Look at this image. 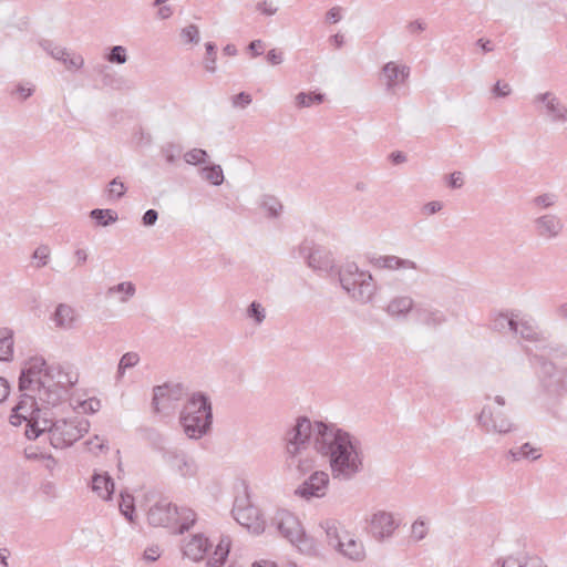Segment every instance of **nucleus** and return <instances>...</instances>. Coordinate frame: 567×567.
Masks as SVG:
<instances>
[{"label": "nucleus", "instance_id": "obj_1", "mask_svg": "<svg viewBox=\"0 0 567 567\" xmlns=\"http://www.w3.org/2000/svg\"><path fill=\"white\" fill-rule=\"evenodd\" d=\"M285 441L289 464L300 475L315 470L319 456L327 458L334 481L349 482L363 470L360 441L336 424L301 416L287 431Z\"/></svg>", "mask_w": 567, "mask_h": 567}, {"label": "nucleus", "instance_id": "obj_2", "mask_svg": "<svg viewBox=\"0 0 567 567\" xmlns=\"http://www.w3.org/2000/svg\"><path fill=\"white\" fill-rule=\"evenodd\" d=\"M18 390L20 400L12 409L10 423L14 426L25 424L44 410L59 404V390L54 383V370L44 358L35 355L22 364Z\"/></svg>", "mask_w": 567, "mask_h": 567}, {"label": "nucleus", "instance_id": "obj_3", "mask_svg": "<svg viewBox=\"0 0 567 567\" xmlns=\"http://www.w3.org/2000/svg\"><path fill=\"white\" fill-rule=\"evenodd\" d=\"M90 430V422L83 416H72L52 421L45 416V412L35 416L25 424V435L30 440L48 433L51 445L54 449H65L73 445Z\"/></svg>", "mask_w": 567, "mask_h": 567}, {"label": "nucleus", "instance_id": "obj_4", "mask_svg": "<svg viewBox=\"0 0 567 567\" xmlns=\"http://www.w3.org/2000/svg\"><path fill=\"white\" fill-rule=\"evenodd\" d=\"M338 279L344 293L354 302L368 305L379 291L373 275L354 261H347L338 269Z\"/></svg>", "mask_w": 567, "mask_h": 567}, {"label": "nucleus", "instance_id": "obj_5", "mask_svg": "<svg viewBox=\"0 0 567 567\" xmlns=\"http://www.w3.org/2000/svg\"><path fill=\"white\" fill-rule=\"evenodd\" d=\"M212 420L213 413L208 396L203 393H194L181 413L184 433L190 440H199L209 431Z\"/></svg>", "mask_w": 567, "mask_h": 567}, {"label": "nucleus", "instance_id": "obj_6", "mask_svg": "<svg viewBox=\"0 0 567 567\" xmlns=\"http://www.w3.org/2000/svg\"><path fill=\"white\" fill-rule=\"evenodd\" d=\"M272 524L279 533L289 540L298 550L306 555H317L318 544L306 535L298 517L287 509H278L272 518Z\"/></svg>", "mask_w": 567, "mask_h": 567}, {"label": "nucleus", "instance_id": "obj_7", "mask_svg": "<svg viewBox=\"0 0 567 567\" xmlns=\"http://www.w3.org/2000/svg\"><path fill=\"white\" fill-rule=\"evenodd\" d=\"M411 68L405 62L392 60L384 63L379 73V81L386 94L396 95L408 86Z\"/></svg>", "mask_w": 567, "mask_h": 567}, {"label": "nucleus", "instance_id": "obj_8", "mask_svg": "<svg viewBox=\"0 0 567 567\" xmlns=\"http://www.w3.org/2000/svg\"><path fill=\"white\" fill-rule=\"evenodd\" d=\"M486 403L483 405L481 412L476 416V421L478 426L485 433L493 434H508L514 431L515 425L511 421V419L503 413V411L497 410L489 402L491 396H486Z\"/></svg>", "mask_w": 567, "mask_h": 567}, {"label": "nucleus", "instance_id": "obj_9", "mask_svg": "<svg viewBox=\"0 0 567 567\" xmlns=\"http://www.w3.org/2000/svg\"><path fill=\"white\" fill-rule=\"evenodd\" d=\"M163 460L169 470L183 480H195L199 474V465L194 456L181 449L163 452Z\"/></svg>", "mask_w": 567, "mask_h": 567}, {"label": "nucleus", "instance_id": "obj_10", "mask_svg": "<svg viewBox=\"0 0 567 567\" xmlns=\"http://www.w3.org/2000/svg\"><path fill=\"white\" fill-rule=\"evenodd\" d=\"M186 392L181 383H164L153 389V406L157 413L169 414Z\"/></svg>", "mask_w": 567, "mask_h": 567}, {"label": "nucleus", "instance_id": "obj_11", "mask_svg": "<svg viewBox=\"0 0 567 567\" xmlns=\"http://www.w3.org/2000/svg\"><path fill=\"white\" fill-rule=\"evenodd\" d=\"M533 102L550 123L567 124V105L554 92L538 93Z\"/></svg>", "mask_w": 567, "mask_h": 567}, {"label": "nucleus", "instance_id": "obj_12", "mask_svg": "<svg viewBox=\"0 0 567 567\" xmlns=\"http://www.w3.org/2000/svg\"><path fill=\"white\" fill-rule=\"evenodd\" d=\"M234 518L250 533L259 535L265 530V520L258 507L247 498H237L233 508Z\"/></svg>", "mask_w": 567, "mask_h": 567}, {"label": "nucleus", "instance_id": "obj_13", "mask_svg": "<svg viewBox=\"0 0 567 567\" xmlns=\"http://www.w3.org/2000/svg\"><path fill=\"white\" fill-rule=\"evenodd\" d=\"M298 250L300 257H302L307 261V265L313 270L329 272L334 267L332 254L311 240L302 241Z\"/></svg>", "mask_w": 567, "mask_h": 567}, {"label": "nucleus", "instance_id": "obj_14", "mask_svg": "<svg viewBox=\"0 0 567 567\" xmlns=\"http://www.w3.org/2000/svg\"><path fill=\"white\" fill-rule=\"evenodd\" d=\"M329 483L327 472L312 470L310 476L295 489V495L306 501L322 498L328 492Z\"/></svg>", "mask_w": 567, "mask_h": 567}, {"label": "nucleus", "instance_id": "obj_15", "mask_svg": "<svg viewBox=\"0 0 567 567\" xmlns=\"http://www.w3.org/2000/svg\"><path fill=\"white\" fill-rule=\"evenodd\" d=\"M400 522L394 514L386 511H377L369 518V532L377 540H384L393 536Z\"/></svg>", "mask_w": 567, "mask_h": 567}, {"label": "nucleus", "instance_id": "obj_16", "mask_svg": "<svg viewBox=\"0 0 567 567\" xmlns=\"http://www.w3.org/2000/svg\"><path fill=\"white\" fill-rule=\"evenodd\" d=\"M147 519L153 526L173 529L178 524V507L161 501L150 508Z\"/></svg>", "mask_w": 567, "mask_h": 567}, {"label": "nucleus", "instance_id": "obj_17", "mask_svg": "<svg viewBox=\"0 0 567 567\" xmlns=\"http://www.w3.org/2000/svg\"><path fill=\"white\" fill-rule=\"evenodd\" d=\"M370 265L379 270H388L391 272H408V271H419L420 267L416 261L402 258L396 255H380L370 258Z\"/></svg>", "mask_w": 567, "mask_h": 567}, {"label": "nucleus", "instance_id": "obj_18", "mask_svg": "<svg viewBox=\"0 0 567 567\" xmlns=\"http://www.w3.org/2000/svg\"><path fill=\"white\" fill-rule=\"evenodd\" d=\"M514 323L513 334L519 337L523 341L540 344L547 340L545 332L539 329L532 317L517 313Z\"/></svg>", "mask_w": 567, "mask_h": 567}, {"label": "nucleus", "instance_id": "obj_19", "mask_svg": "<svg viewBox=\"0 0 567 567\" xmlns=\"http://www.w3.org/2000/svg\"><path fill=\"white\" fill-rule=\"evenodd\" d=\"M564 221L556 214H544L534 219L535 234L544 240L558 238L564 231Z\"/></svg>", "mask_w": 567, "mask_h": 567}, {"label": "nucleus", "instance_id": "obj_20", "mask_svg": "<svg viewBox=\"0 0 567 567\" xmlns=\"http://www.w3.org/2000/svg\"><path fill=\"white\" fill-rule=\"evenodd\" d=\"M414 309L415 300L410 295H396L386 302L384 312L393 320L403 321Z\"/></svg>", "mask_w": 567, "mask_h": 567}, {"label": "nucleus", "instance_id": "obj_21", "mask_svg": "<svg viewBox=\"0 0 567 567\" xmlns=\"http://www.w3.org/2000/svg\"><path fill=\"white\" fill-rule=\"evenodd\" d=\"M210 547L212 544L204 534H195L184 542L183 554L193 561H200Z\"/></svg>", "mask_w": 567, "mask_h": 567}, {"label": "nucleus", "instance_id": "obj_22", "mask_svg": "<svg viewBox=\"0 0 567 567\" xmlns=\"http://www.w3.org/2000/svg\"><path fill=\"white\" fill-rule=\"evenodd\" d=\"M92 492L103 502H110L115 491V483L107 472L95 471L91 477Z\"/></svg>", "mask_w": 567, "mask_h": 567}, {"label": "nucleus", "instance_id": "obj_23", "mask_svg": "<svg viewBox=\"0 0 567 567\" xmlns=\"http://www.w3.org/2000/svg\"><path fill=\"white\" fill-rule=\"evenodd\" d=\"M51 320L58 329L72 330L79 321V313L73 306L59 303L52 313Z\"/></svg>", "mask_w": 567, "mask_h": 567}, {"label": "nucleus", "instance_id": "obj_24", "mask_svg": "<svg viewBox=\"0 0 567 567\" xmlns=\"http://www.w3.org/2000/svg\"><path fill=\"white\" fill-rule=\"evenodd\" d=\"M415 321L429 329L435 330L446 322V316L436 308L417 307L415 309Z\"/></svg>", "mask_w": 567, "mask_h": 567}, {"label": "nucleus", "instance_id": "obj_25", "mask_svg": "<svg viewBox=\"0 0 567 567\" xmlns=\"http://www.w3.org/2000/svg\"><path fill=\"white\" fill-rule=\"evenodd\" d=\"M51 368L54 370V383L59 390L60 404L66 391L78 383L79 374L76 371L61 365H51Z\"/></svg>", "mask_w": 567, "mask_h": 567}, {"label": "nucleus", "instance_id": "obj_26", "mask_svg": "<svg viewBox=\"0 0 567 567\" xmlns=\"http://www.w3.org/2000/svg\"><path fill=\"white\" fill-rule=\"evenodd\" d=\"M336 549L344 557L360 561L365 557L363 543L346 533Z\"/></svg>", "mask_w": 567, "mask_h": 567}, {"label": "nucleus", "instance_id": "obj_27", "mask_svg": "<svg viewBox=\"0 0 567 567\" xmlns=\"http://www.w3.org/2000/svg\"><path fill=\"white\" fill-rule=\"evenodd\" d=\"M136 295V286L132 281H122L107 288V297H116L120 303H127Z\"/></svg>", "mask_w": 567, "mask_h": 567}, {"label": "nucleus", "instance_id": "obj_28", "mask_svg": "<svg viewBox=\"0 0 567 567\" xmlns=\"http://www.w3.org/2000/svg\"><path fill=\"white\" fill-rule=\"evenodd\" d=\"M341 524L336 518H323L319 523V528L324 533L327 542L333 548L340 543L343 536L340 535Z\"/></svg>", "mask_w": 567, "mask_h": 567}, {"label": "nucleus", "instance_id": "obj_29", "mask_svg": "<svg viewBox=\"0 0 567 567\" xmlns=\"http://www.w3.org/2000/svg\"><path fill=\"white\" fill-rule=\"evenodd\" d=\"M230 550V539L223 536L217 544L213 555L207 560V567H221L228 557Z\"/></svg>", "mask_w": 567, "mask_h": 567}, {"label": "nucleus", "instance_id": "obj_30", "mask_svg": "<svg viewBox=\"0 0 567 567\" xmlns=\"http://www.w3.org/2000/svg\"><path fill=\"white\" fill-rule=\"evenodd\" d=\"M516 312H499L496 313L492 319V328L498 332L511 331L513 333Z\"/></svg>", "mask_w": 567, "mask_h": 567}, {"label": "nucleus", "instance_id": "obj_31", "mask_svg": "<svg viewBox=\"0 0 567 567\" xmlns=\"http://www.w3.org/2000/svg\"><path fill=\"white\" fill-rule=\"evenodd\" d=\"M13 357V333L8 328L0 329V361H10Z\"/></svg>", "mask_w": 567, "mask_h": 567}, {"label": "nucleus", "instance_id": "obj_32", "mask_svg": "<svg viewBox=\"0 0 567 567\" xmlns=\"http://www.w3.org/2000/svg\"><path fill=\"white\" fill-rule=\"evenodd\" d=\"M509 455L512 456V458L514 461H519V460L535 461L542 456L539 449L534 447L530 443H524L522 446H519L517 449H512L509 451Z\"/></svg>", "mask_w": 567, "mask_h": 567}, {"label": "nucleus", "instance_id": "obj_33", "mask_svg": "<svg viewBox=\"0 0 567 567\" xmlns=\"http://www.w3.org/2000/svg\"><path fill=\"white\" fill-rule=\"evenodd\" d=\"M324 101V95L315 92H300L295 96V106L297 109L310 107L319 105Z\"/></svg>", "mask_w": 567, "mask_h": 567}, {"label": "nucleus", "instance_id": "obj_34", "mask_svg": "<svg viewBox=\"0 0 567 567\" xmlns=\"http://www.w3.org/2000/svg\"><path fill=\"white\" fill-rule=\"evenodd\" d=\"M199 175L214 186H219L224 182V172L220 165L205 166L200 168Z\"/></svg>", "mask_w": 567, "mask_h": 567}, {"label": "nucleus", "instance_id": "obj_35", "mask_svg": "<svg viewBox=\"0 0 567 567\" xmlns=\"http://www.w3.org/2000/svg\"><path fill=\"white\" fill-rule=\"evenodd\" d=\"M90 217L95 220L99 226L106 227L114 224L117 219V213L113 209L95 208L91 210Z\"/></svg>", "mask_w": 567, "mask_h": 567}, {"label": "nucleus", "instance_id": "obj_36", "mask_svg": "<svg viewBox=\"0 0 567 567\" xmlns=\"http://www.w3.org/2000/svg\"><path fill=\"white\" fill-rule=\"evenodd\" d=\"M196 520V514L190 508H178V524L173 528L178 533L189 529Z\"/></svg>", "mask_w": 567, "mask_h": 567}, {"label": "nucleus", "instance_id": "obj_37", "mask_svg": "<svg viewBox=\"0 0 567 567\" xmlns=\"http://www.w3.org/2000/svg\"><path fill=\"white\" fill-rule=\"evenodd\" d=\"M558 202V195L555 193H543L535 196L530 204L534 209L543 210L555 206Z\"/></svg>", "mask_w": 567, "mask_h": 567}, {"label": "nucleus", "instance_id": "obj_38", "mask_svg": "<svg viewBox=\"0 0 567 567\" xmlns=\"http://www.w3.org/2000/svg\"><path fill=\"white\" fill-rule=\"evenodd\" d=\"M246 318L260 326L266 319L265 307L258 301H252L246 309Z\"/></svg>", "mask_w": 567, "mask_h": 567}, {"label": "nucleus", "instance_id": "obj_39", "mask_svg": "<svg viewBox=\"0 0 567 567\" xmlns=\"http://www.w3.org/2000/svg\"><path fill=\"white\" fill-rule=\"evenodd\" d=\"M120 496H121L120 511L128 522L133 523L134 522V512H135L134 497L126 492H121Z\"/></svg>", "mask_w": 567, "mask_h": 567}, {"label": "nucleus", "instance_id": "obj_40", "mask_svg": "<svg viewBox=\"0 0 567 567\" xmlns=\"http://www.w3.org/2000/svg\"><path fill=\"white\" fill-rule=\"evenodd\" d=\"M126 190L127 187L120 178H113L106 187V194L111 200L121 199L125 195Z\"/></svg>", "mask_w": 567, "mask_h": 567}, {"label": "nucleus", "instance_id": "obj_41", "mask_svg": "<svg viewBox=\"0 0 567 567\" xmlns=\"http://www.w3.org/2000/svg\"><path fill=\"white\" fill-rule=\"evenodd\" d=\"M260 206L269 217H277L282 209L280 202L272 196H264Z\"/></svg>", "mask_w": 567, "mask_h": 567}, {"label": "nucleus", "instance_id": "obj_42", "mask_svg": "<svg viewBox=\"0 0 567 567\" xmlns=\"http://www.w3.org/2000/svg\"><path fill=\"white\" fill-rule=\"evenodd\" d=\"M138 362L140 355L136 352H127L123 354L117 368L118 378H122L124 375L126 369L135 367Z\"/></svg>", "mask_w": 567, "mask_h": 567}, {"label": "nucleus", "instance_id": "obj_43", "mask_svg": "<svg viewBox=\"0 0 567 567\" xmlns=\"http://www.w3.org/2000/svg\"><path fill=\"white\" fill-rule=\"evenodd\" d=\"M208 154L202 148H192L184 154V161L189 165H199L206 163Z\"/></svg>", "mask_w": 567, "mask_h": 567}, {"label": "nucleus", "instance_id": "obj_44", "mask_svg": "<svg viewBox=\"0 0 567 567\" xmlns=\"http://www.w3.org/2000/svg\"><path fill=\"white\" fill-rule=\"evenodd\" d=\"M206 58L204 60V68L209 73H215L217 70L216 64V45L212 42L205 44Z\"/></svg>", "mask_w": 567, "mask_h": 567}, {"label": "nucleus", "instance_id": "obj_45", "mask_svg": "<svg viewBox=\"0 0 567 567\" xmlns=\"http://www.w3.org/2000/svg\"><path fill=\"white\" fill-rule=\"evenodd\" d=\"M427 533H429V526L424 519L417 518L416 520H414V523L411 526V538L414 542H420V540L424 539L426 537Z\"/></svg>", "mask_w": 567, "mask_h": 567}, {"label": "nucleus", "instance_id": "obj_46", "mask_svg": "<svg viewBox=\"0 0 567 567\" xmlns=\"http://www.w3.org/2000/svg\"><path fill=\"white\" fill-rule=\"evenodd\" d=\"M127 49L123 45L113 47L106 55V60L110 63L116 64H124L127 62Z\"/></svg>", "mask_w": 567, "mask_h": 567}, {"label": "nucleus", "instance_id": "obj_47", "mask_svg": "<svg viewBox=\"0 0 567 567\" xmlns=\"http://www.w3.org/2000/svg\"><path fill=\"white\" fill-rule=\"evenodd\" d=\"M86 450L93 454H100L109 450L107 441L95 435L85 442Z\"/></svg>", "mask_w": 567, "mask_h": 567}, {"label": "nucleus", "instance_id": "obj_48", "mask_svg": "<svg viewBox=\"0 0 567 567\" xmlns=\"http://www.w3.org/2000/svg\"><path fill=\"white\" fill-rule=\"evenodd\" d=\"M526 554H512L497 559L499 567H523Z\"/></svg>", "mask_w": 567, "mask_h": 567}, {"label": "nucleus", "instance_id": "obj_49", "mask_svg": "<svg viewBox=\"0 0 567 567\" xmlns=\"http://www.w3.org/2000/svg\"><path fill=\"white\" fill-rule=\"evenodd\" d=\"M181 38L184 43H198L199 41V29L195 24H189L182 29Z\"/></svg>", "mask_w": 567, "mask_h": 567}, {"label": "nucleus", "instance_id": "obj_50", "mask_svg": "<svg viewBox=\"0 0 567 567\" xmlns=\"http://www.w3.org/2000/svg\"><path fill=\"white\" fill-rule=\"evenodd\" d=\"M62 63L70 71H78L83 68L84 59L81 54L69 52L68 58Z\"/></svg>", "mask_w": 567, "mask_h": 567}, {"label": "nucleus", "instance_id": "obj_51", "mask_svg": "<svg viewBox=\"0 0 567 567\" xmlns=\"http://www.w3.org/2000/svg\"><path fill=\"white\" fill-rule=\"evenodd\" d=\"M33 259L37 260V267L42 268L47 266L50 258V249L48 246H39L33 252Z\"/></svg>", "mask_w": 567, "mask_h": 567}, {"label": "nucleus", "instance_id": "obj_52", "mask_svg": "<svg viewBox=\"0 0 567 567\" xmlns=\"http://www.w3.org/2000/svg\"><path fill=\"white\" fill-rule=\"evenodd\" d=\"M251 101L252 99L249 93L240 92L231 97V105L235 109L244 110L251 103Z\"/></svg>", "mask_w": 567, "mask_h": 567}, {"label": "nucleus", "instance_id": "obj_53", "mask_svg": "<svg viewBox=\"0 0 567 567\" xmlns=\"http://www.w3.org/2000/svg\"><path fill=\"white\" fill-rule=\"evenodd\" d=\"M511 93L512 86L504 81H497L492 89L494 97H507Z\"/></svg>", "mask_w": 567, "mask_h": 567}, {"label": "nucleus", "instance_id": "obj_54", "mask_svg": "<svg viewBox=\"0 0 567 567\" xmlns=\"http://www.w3.org/2000/svg\"><path fill=\"white\" fill-rule=\"evenodd\" d=\"M443 209V203L440 200H432L424 204L421 208V212L424 216L434 215Z\"/></svg>", "mask_w": 567, "mask_h": 567}, {"label": "nucleus", "instance_id": "obj_55", "mask_svg": "<svg viewBox=\"0 0 567 567\" xmlns=\"http://www.w3.org/2000/svg\"><path fill=\"white\" fill-rule=\"evenodd\" d=\"M162 153L167 163H174L179 155V150L175 145L168 144L162 148Z\"/></svg>", "mask_w": 567, "mask_h": 567}, {"label": "nucleus", "instance_id": "obj_56", "mask_svg": "<svg viewBox=\"0 0 567 567\" xmlns=\"http://www.w3.org/2000/svg\"><path fill=\"white\" fill-rule=\"evenodd\" d=\"M101 408V403L97 399L91 398L81 403V409L85 413L97 412Z\"/></svg>", "mask_w": 567, "mask_h": 567}, {"label": "nucleus", "instance_id": "obj_57", "mask_svg": "<svg viewBox=\"0 0 567 567\" xmlns=\"http://www.w3.org/2000/svg\"><path fill=\"white\" fill-rule=\"evenodd\" d=\"M523 567H548L545 560L536 555H527L525 556Z\"/></svg>", "mask_w": 567, "mask_h": 567}, {"label": "nucleus", "instance_id": "obj_58", "mask_svg": "<svg viewBox=\"0 0 567 567\" xmlns=\"http://www.w3.org/2000/svg\"><path fill=\"white\" fill-rule=\"evenodd\" d=\"M449 187L453 189H458L464 185V176L461 172H453L449 175Z\"/></svg>", "mask_w": 567, "mask_h": 567}, {"label": "nucleus", "instance_id": "obj_59", "mask_svg": "<svg viewBox=\"0 0 567 567\" xmlns=\"http://www.w3.org/2000/svg\"><path fill=\"white\" fill-rule=\"evenodd\" d=\"M266 58L271 65H279L284 62V53L277 49L269 50Z\"/></svg>", "mask_w": 567, "mask_h": 567}, {"label": "nucleus", "instance_id": "obj_60", "mask_svg": "<svg viewBox=\"0 0 567 567\" xmlns=\"http://www.w3.org/2000/svg\"><path fill=\"white\" fill-rule=\"evenodd\" d=\"M342 9L340 7H332L326 13V20L330 23H337L342 19Z\"/></svg>", "mask_w": 567, "mask_h": 567}, {"label": "nucleus", "instance_id": "obj_61", "mask_svg": "<svg viewBox=\"0 0 567 567\" xmlns=\"http://www.w3.org/2000/svg\"><path fill=\"white\" fill-rule=\"evenodd\" d=\"M73 256H74L75 265L78 267L85 265L89 259V252L85 248H76L74 250Z\"/></svg>", "mask_w": 567, "mask_h": 567}, {"label": "nucleus", "instance_id": "obj_62", "mask_svg": "<svg viewBox=\"0 0 567 567\" xmlns=\"http://www.w3.org/2000/svg\"><path fill=\"white\" fill-rule=\"evenodd\" d=\"M158 219V213L155 209H148L144 213L142 221L144 226H153Z\"/></svg>", "mask_w": 567, "mask_h": 567}, {"label": "nucleus", "instance_id": "obj_63", "mask_svg": "<svg viewBox=\"0 0 567 567\" xmlns=\"http://www.w3.org/2000/svg\"><path fill=\"white\" fill-rule=\"evenodd\" d=\"M406 29L410 33L417 34L426 29V23L422 20H414L406 25Z\"/></svg>", "mask_w": 567, "mask_h": 567}, {"label": "nucleus", "instance_id": "obj_64", "mask_svg": "<svg viewBox=\"0 0 567 567\" xmlns=\"http://www.w3.org/2000/svg\"><path fill=\"white\" fill-rule=\"evenodd\" d=\"M161 550L157 546H151L144 550V559L147 561H155L159 558Z\"/></svg>", "mask_w": 567, "mask_h": 567}]
</instances>
